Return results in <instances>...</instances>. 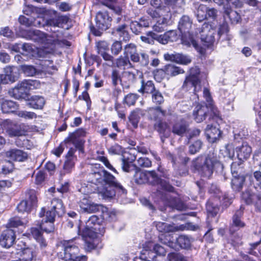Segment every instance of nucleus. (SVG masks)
Returning a JSON list of instances; mask_svg holds the SVG:
<instances>
[{"instance_id":"obj_1","label":"nucleus","mask_w":261,"mask_h":261,"mask_svg":"<svg viewBox=\"0 0 261 261\" xmlns=\"http://www.w3.org/2000/svg\"><path fill=\"white\" fill-rule=\"evenodd\" d=\"M124 56H120L115 60L117 67L123 70L134 68V63H138L141 66L145 67L149 62V55L143 51L138 53L137 46L134 43H129L124 46L123 48Z\"/></svg>"},{"instance_id":"obj_2","label":"nucleus","mask_w":261,"mask_h":261,"mask_svg":"<svg viewBox=\"0 0 261 261\" xmlns=\"http://www.w3.org/2000/svg\"><path fill=\"white\" fill-rule=\"evenodd\" d=\"M217 158L213 153L202 155L192 162L193 166L203 177L210 178L213 173L214 166L217 162Z\"/></svg>"},{"instance_id":"obj_3","label":"nucleus","mask_w":261,"mask_h":261,"mask_svg":"<svg viewBox=\"0 0 261 261\" xmlns=\"http://www.w3.org/2000/svg\"><path fill=\"white\" fill-rule=\"evenodd\" d=\"M38 82L35 80H24L18 83L13 88L9 90V95L15 99H19L27 97L29 91L35 88Z\"/></svg>"},{"instance_id":"obj_4","label":"nucleus","mask_w":261,"mask_h":261,"mask_svg":"<svg viewBox=\"0 0 261 261\" xmlns=\"http://www.w3.org/2000/svg\"><path fill=\"white\" fill-rule=\"evenodd\" d=\"M60 243L64 250L63 253H60L61 258L66 261L79 259L82 258V255H79V248L74 242L73 239L63 240Z\"/></svg>"},{"instance_id":"obj_5","label":"nucleus","mask_w":261,"mask_h":261,"mask_svg":"<svg viewBox=\"0 0 261 261\" xmlns=\"http://www.w3.org/2000/svg\"><path fill=\"white\" fill-rule=\"evenodd\" d=\"M96 25L98 28L96 29L94 27H91V32L95 35L99 36L102 34V31L107 30L111 25L112 18L106 11H99L97 13L95 17Z\"/></svg>"},{"instance_id":"obj_6","label":"nucleus","mask_w":261,"mask_h":261,"mask_svg":"<svg viewBox=\"0 0 261 261\" xmlns=\"http://www.w3.org/2000/svg\"><path fill=\"white\" fill-rule=\"evenodd\" d=\"M86 132L83 128H79L73 133L69 134L65 140L67 143H72L80 151L84 152V145L85 141L82 137H85Z\"/></svg>"},{"instance_id":"obj_7","label":"nucleus","mask_w":261,"mask_h":261,"mask_svg":"<svg viewBox=\"0 0 261 261\" xmlns=\"http://www.w3.org/2000/svg\"><path fill=\"white\" fill-rule=\"evenodd\" d=\"M64 208L61 200L55 198L51 201V207L46 212L45 220L54 222L57 215H61L64 213Z\"/></svg>"},{"instance_id":"obj_8","label":"nucleus","mask_w":261,"mask_h":261,"mask_svg":"<svg viewBox=\"0 0 261 261\" xmlns=\"http://www.w3.org/2000/svg\"><path fill=\"white\" fill-rule=\"evenodd\" d=\"M150 185L153 186H159L163 190L169 192H172L174 190L168 181L161 179L154 171H148V182Z\"/></svg>"},{"instance_id":"obj_9","label":"nucleus","mask_w":261,"mask_h":261,"mask_svg":"<svg viewBox=\"0 0 261 261\" xmlns=\"http://www.w3.org/2000/svg\"><path fill=\"white\" fill-rule=\"evenodd\" d=\"M156 229L160 232H173L176 230H184L186 229L194 230L195 226L191 223H187L178 226H173L167 223L162 222H154Z\"/></svg>"},{"instance_id":"obj_10","label":"nucleus","mask_w":261,"mask_h":261,"mask_svg":"<svg viewBox=\"0 0 261 261\" xmlns=\"http://www.w3.org/2000/svg\"><path fill=\"white\" fill-rule=\"evenodd\" d=\"M215 32L216 31L208 23H203L201 31V39L204 46L209 47L214 44Z\"/></svg>"},{"instance_id":"obj_11","label":"nucleus","mask_w":261,"mask_h":261,"mask_svg":"<svg viewBox=\"0 0 261 261\" xmlns=\"http://www.w3.org/2000/svg\"><path fill=\"white\" fill-rule=\"evenodd\" d=\"M17 68L15 66H7L4 69V73L0 74V84H10L16 82L18 77Z\"/></svg>"},{"instance_id":"obj_12","label":"nucleus","mask_w":261,"mask_h":261,"mask_svg":"<svg viewBox=\"0 0 261 261\" xmlns=\"http://www.w3.org/2000/svg\"><path fill=\"white\" fill-rule=\"evenodd\" d=\"M185 72L184 69L173 64H167L162 68L158 69L154 74L155 78L158 76H161L164 78L166 75L168 76H174Z\"/></svg>"},{"instance_id":"obj_13","label":"nucleus","mask_w":261,"mask_h":261,"mask_svg":"<svg viewBox=\"0 0 261 261\" xmlns=\"http://www.w3.org/2000/svg\"><path fill=\"white\" fill-rule=\"evenodd\" d=\"M240 165L236 162H233L231 165V170L233 176L231 180V187L236 191H239L242 189L245 180L244 175L238 174L237 167L239 166Z\"/></svg>"},{"instance_id":"obj_14","label":"nucleus","mask_w":261,"mask_h":261,"mask_svg":"<svg viewBox=\"0 0 261 261\" xmlns=\"http://www.w3.org/2000/svg\"><path fill=\"white\" fill-rule=\"evenodd\" d=\"M210 115V117H214L211 112L210 106L207 105H198L194 109L193 116L194 120L200 123L205 119L206 117ZM215 117H216L215 116Z\"/></svg>"},{"instance_id":"obj_15","label":"nucleus","mask_w":261,"mask_h":261,"mask_svg":"<svg viewBox=\"0 0 261 261\" xmlns=\"http://www.w3.org/2000/svg\"><path fill=\"white\" fill-rule=\"evenodd\" d=\"M3 126L6 133L10 137L21 136L26 133L23 125H18L7 121L4 122Z\"/></svg>"},{"instance_id":"obj_16","label":"nucleus","mask_w":261,"mask_h":261,"mask_svg":"<svg viewBox=\"0 0 261 261\" xmlns=\"http://www.w3.org/2000/svg\"><path fill=\"white\" fill-rule=\"evenodd\" d=\"M21 245L22 246L20 249H17L21 252V258L19 259L21 261H32L37 255L35 248L33 246L26 247V245L22 241L19 242L17 244L18 246Z\"/></svg>"},{"instance_id":"obj_17","label":"nucleus","mask_w":261,"mask_h":261,"mask_svg":"<svg viewBox=\"0 0 261 261\" xmlns=\"http://www.w3.org/2000/svg\"><path fill=\"white\" fill-rule=\"evenodd\" d=\"M164 57L166 61L174 62L183 65H187L192 61L191 58L189 56L177 53L165 54L164 55Z\"/></svg>"},{"instance_id":"obj_18","label":"nucleus","mask_w":261,"mask_h":261,"mask_svg":"<svg viewBox=\"0 0 261 261\" xmlns=\"http://www.w3.org/2000/svg\"><path fill=\"white\" fill-rule=\"evenodd\" d=\"M147 113L148 119L155 121V122L168 115V112L167 110L163 109L160 106L148 108L147 109Z\"/></svg>"},{"instance_id":"obj_19","label":"nucleus","mask_w":261,"mask_h":261,"mask_svg":"<svg viewBox=\"0 0 261 261\" xmlns=\"http://www.w3.org/2000/svg\"><path fill=\"white\" fill-rule=\"evenodd\" d=\"M103 183L104 185L113 186L118 190V192H121L123 194L126 193V190L119 183L116 178L110 173L104 170L103 172Z\"/></svg>"},{"instance_id":"obj_20","label":"nucleus","mask_w":261,"mask_h":261,"mask_svg":"<svg viewBox=\"0 0 261 261\" xmlns=\"http://www.w3.org/2000/svg\"><path fill=\"white\" fill-rule=\"evenodd\" d=\"M15 234L14 231L11 229H8L4 231L0 238V245L4 248H10L15 241Z\"/></svg>"},{"instance_id":"obj_21","label":"nucleus","mask_w":261,"mask_h":261,"mask_svg":"<svg viewBox=\"0 0 261 261\" xmlns=\"http://www.w3.org/2000/svg\"><path fill=\"white\" fill-rule=\"evenodd\" d=\"M79 205L83 212L88 213L99 212L101 207L100 205L95 204L86 198H84L81 200Z\"/></svg>"},{"instance_id":"obj_22","label":"nucleus","mask_w":261,"mask_h":261,"mask_svg":"<svg viewBox=\"0 0 261 261\" xmlns=\"http://www.w3.org/2000/svg\"><path fill=\"white\" fill-rule=\"evenodd\" d=\"M5 155L10 160L18 162H23L28 156L25 152L18 149H12L7 151Z\"/></svg>"},{"instance_id":"obj_23","label":"nucleus","mask_w":261,"mask_h":261,"mask_svg":"<svg viewBox=\"0 0 261 261\" xmlns=\"http://www.w3.org/2000/svg\"><path fill=\"white\" fill-rule=\"evenodd\" d=\"M236 151L238 159L240 161H244L250 157L252 149L246 142H243L241 146L236 147Z\"/></svg>"},{"instance_id":"obj_24","label":"nucleus","mask_w":261,"mask_h":261,"mask_svg":"<svg viewBox=\"0 0 261 261\" xmlns=\"http://www.w3.org/2000/svg\"><path fill=\"white\" fill-rule=\"evenodd\" d=\"M23 37L35 42L43 43L46 40V35L39 30H30L25 32Z\"/></svg>"},{"instance_id":"obj_25","label":"nucleus","mask_w":261,"mask_h":261,"mask_svg":"<svg viewBox=\"0 0 261 261\" xmlns=\"http://www.w3.org/2000/svg\"><path fill=\"white\" fill-rule=\"evenodd\" d=\"M205 133L208 141L212 143H214L219 139L221 134L219 128L210 124L207 125Z\"/></svg>"},{"instance_id":"obj_26","label":"nucleus","mask_w":261,"mask_h":261,"mask_svg":"<svg viewBox=\"0 0 261 261\" xmlns=\"http://www.w3.org/2000/svg\"><path fill=\"white\" fill-rule=\"evenodd\" d=\"M200 81L199 79L192 78L187 76L182 86V88L187 91L193 88V91L195 93L200 89Z\"/></svg>"},{"instance_id":"obj_27","label":"nucleus","mask_w":261,"mask_h":261,"mask_svg":"<svg viewBox=\"0 0 261 261\" xmlns=\"http://www.w3.org/2000/svg\"><path fill=\"white\" fill-rule=\"evenodd\" d=\"M165 202L169 207L179 211H182L186 207V205L179 198L173 197L170 195L166 196Z\"/></svg>"},{"instance_id":"obj_28","label":"nucleus","mask_w":261,"mask_h":261,"mask_svg":"<svg viewBox=\"0 0 261 261\" xmlns=\"http://www.w3.org/2000/svg\"><path fill=\"white\" fill-rule=\"evenodd\" d=\"M153 127L154 130L161 135L162 137L168 138L170 136V130L169 126L162 119L156 121L153 125Z\"/></svg>"},{"instance_id":"obj_29","label":"nucleus","mask_w":261,"mask_h":261,"mask_svg":"<svg viewBox=\"0 0 261 261\" xmlns=\"http://www.w3.org/2000/svg\"><path fill=\"white\" fill-rule=\"evenodd\" d=\"M104 169H99L96 171L90 173L88 175V180L89 182L96 185L103 184Z\"/></svg>"},{"instance_id":"obj_30","label":"nucleus","mask_w":261,"mask_h":261,"mask_svg":"<svg viewBox=\"0 0 261 261\" xmlns=\"http://www.w3.org/2000/svg\"><path fill=\"white\" fill-rule=\"evenodd\" d=\"M243 198L245 200L247 204L255 203L256 208L261 212V195L252 194L249 195L248 193L243 194Z\"/></svg>"},{"instance_id":"obj_31","label":"nucleus","mask_w":261,"mask_h":261,"mask_svg":"<svg viewBox=\"0 0 261 261\" xmlns=\"http://www.w3.org/2000/svg\"><path fill=\"white\" fill-rule=\"evenodd\" d=\"M45 103L43 97L39 95H34L29 100L28 105L35 109H42Z\"/></svg>"},{"instance_id":"obj_32","label":"nucleus","mask_w":261,"mask_h":261,"mask_svg":"<svg viewBox=\"0 0 261 261\" xmlns=\"http://www.w3.org/2000/svg\"><path fill=\"white\" fill-rule=\"evenodd\" d=\"M192 25V21L190 17L187 15H184L178 22V28L181 33H189Z\"/></svg>"},{"instance_id":"obj_33","label":"nucleus","mask_w":261,"mask_h":261,"mask_svg":"<svg viewBox=\"0 0 261 261\" xmlns=\"http://www.w3.org/2000/svg\"><path fill=\"white\" fill-rule=\"evenodd\" d=\"M188 127V124L185 122H177L172 126V133L178 136L185 135L186 136Z\"/></svg>"},{"instance_id":"obj_34","label":"nucleus","mask_w":261,"mask_h":261,"mask_svg":"<svg viewBox=\"0 0 261 261\" xmlns=\"http://www.w3.org/2000/svg\"><path fill=\"white\" fill-rule=\"evenodd\" d=\"M151 34H152V37L154 38V39L157 40L159 42L163 44H166L168 43L169 41H173L172 37L174 36L175 32L171 31L160 35L155 33H151Z\"/></svg>"},{"instance_id":"obj_35","label":"nucleus","mask_w":261,"mask_h":261,"mask_svg":"<svg viewBox=\"0 0 261 261\" xmlns=\"http://www.w3.org/2000/svg\"><path fill=\"white\" fill-rule=\"evenodd\" d=\"M142 76V73L135 69L131 71H124L122 73V77L125 79L128 84L134 83L136 81L137 76Z\"/></svg>"},{"instance_id":"obj_36","label":"nucleus","mask_w":261,"mask_h":261,"mask_svg":"<svg viewBox=\"0 0 261 261\" xmlns=\"http://www.w3.org/2000/svg\"><path fill=\"white\" fill-rule=\"evenodd\" d=\"M203 96H204V98H205V99L207 102V104L206 105L210 106L211 112L216 117H219L220 112L218 111L217 108L216 107V106H214L213 103L212 98L211 97V93H210L209 90L208 89L205 88L203 89Z\"/></svg>"},{"instance_id":"obj_37","label":"nucleus","mask_w":261,"mask_h":261,"mask_svg":"<svg viewBox=\"0 0 261 261\" xmlns=\"http://www.w3.org/2000/svg\"><path fill=\"white\" fill-rule=\"evenodd\" d=\"M244 208L241 206L239 210L236 211L232 218V225L239 229L243 228L245 226V223L241 220Z\"/></svg>"},{"instance_id":"obj_38","label":"nucleus","mask_w":261,"mask_h":261,"mask_svg":"<svg viewBox=\"0 0 261 261\" xmlns=\"http://www.w3.org/2000/svg\"><path fill=\"white\" fill-rule=\"evenodd\" d=\"M118 190L113 186L103 185L102 189L99 190V193L104 198H112L115 196Z\"/></svg>"},{"instance_id":"obj_39","label":"nucleus","mask_w":261,"mask_h":261,"mask_svg":"<svg viewBox=\"0 0 261 261\" xmlns=\"http://www.w3.org/2000/svg\"><path fill=\"white\" fill-rule=\"evenodd\" d=\"M18 109V105L12 100H4L1 103V110L4 113H13Z\"/></svg>"},{"instance_id":"obj_40","label":"nucleus","mask_w":261,"mask_h":261,"mask_svg":"<svg viewBox=\"0 0 261 261\" xmlns=\"http://www.w3.org/2000/svg\"><path fill=\"white\" fill-rule=\"evenodd\" d=\"M156 90V89H155L154 85L152 81H148L146 82L142 81L141 88L138 90V91L141 93L152 94Z\"/></svg>"},{"instance_id":"obj_41","label":"nucleus","mask_w":261,"mask_h":261,"mask_svg":"<svg viewBox=\"0 0 261 261\" xmlns=\"http://www.w3.org/2000/svg\"><path fill=\"white\" fill-rule=\"evenodd\" d=\"M217 201V199L210 200L206 205L207 213L213 217L216 216L219 211L218 204L216 203Z\"/></svg>"},{"instance_id":"obj_42","label":"nucleus","mask_w":261,"mask_h":261,"mask_svg":"<svg viewBox=\"0 0 261 261\" xmlns=\"http://www.w3.org/2000/svg\"><path fill=\"white\" fill-rule=\"evenodd\" d=\"M98 229V227H87L85 225L83 230V237L85 239L90 240L93 239L97 237L96 231Z\"/></svg>"},{"instance_id":"obj_43","label":"nucleus","mask_w":261,"mask_h":261,"mask_svg":"<svg viewBox=\"0 0 261 261\" xmlns=\"http://www.w3.org/2000/svg\"><path fill=\"white\" fill-rule=\"evenodd\" d=\"M67 20V17L64 16H60L55 17L49 19L45 21V25L46 26L58 27L62 25Z\"/></svg>"},{"instance_id":"obj_44","label":"nucleus","mask_w":261,"mask_h":261,"mask_svg":"<svg viewBox=\"0 0 261 261\" xmlns=\"http://www.w3.org/2000/svg\"><path fill=\"white\" fill-rule=\"evenodd\" d=\"M136 159L135 156L131 161H129L128 158L123 156L122 159V168L123 170L126 172H129L136 169V166L132 164V162Z\"/></svg>"},{"instance_id":"obj_45","label":"nucleus","mask_w":261,"mask_h":261,"mask_svg":"<svg viewBox=\"0 0 261 261\" xmlns=\"http://www.w3.org/2000/svg\"><path fill=\"white\" fill-rule=\"evenodd\" d=\"M206 11L207 7L203 4H200L196 11V16L199 22H201L206 19Z\"/></svg>"},{"instance_id":"obj_46","label":"nucleus","mask_w":261,"mask_h":261,"mask_svg":"<svg viewBox=\"0 0 261 261\" xmlns=\"http://www.w3.org/2000/svg\"><path fill=\"white\" fill-rule=\"evenodd\" d=\"M176 242L180 247L182 248H188L191 246V238L188 236L181 235L176 239Z\"/></svg>"},{"instance_id":"obj_47","label":"nucleus","mask_w":261,"mask_h":261,"mask_svg":"<svg viewBox=\"0 0 261 261\" xmlns=\"http://www.w3.org/2000/svg\"><path fill=\"white\" fill-rule=\"evenodd\" d=\"M135 180L138 184H143L148 182V171H137L134 175Z\"/></svg>"},{"instance_id":"obj_48","label":"nucleus","mask_w":261,"mask_h":261,"mask_svg":"<svg viewBox=\"0 0 261 261\" xmlns=\"http://www.w3.org/2000/svg\"><path fill=\"white\" fill-rule=\"evenodd\" d=\"M126 25L125 24L117 27L115 29V31L120 37H123V40L127 41L129 39V34L126 30Z\"/></svg>"},{"instance_id":"obj_49","label":"nucleus","mask_w":261,"mask_h":261,"mask_svg":"<svg viewBox=\"0 0 261 261\" xmlns=\"http://www.w3.org/2000/svg\"><path fill=\"white\" fill-rule=\"evenodd\" d=\"M138 98L139 95L138 94L129 93L124 97L123 100V102L124 104H125L129 107L134 106Z\"/></svg>"},{"instance_id":"obj_50","label":"nucleus","mask_w":261,"mask_h":261,"mask_svg":"<svg viewBox=\"0 0 261 261\" xmlns=\"http://www.w3.org/2000/svg\"><path fill=\"white\" fill-rule=\"evenodd\" d=\"M22 72L27 76H33L36 75L37 69L33 65H22L21 66Z\"/></svg>"},{"instance_id":"obj_51","label":"nucleus","mask_w":261,"mask_h":261,"mask_svg":"<svg viewBox=\"0 0 261 261\" xmlns=\"http://www.w3.org/2000/svg\"><path fill=\"white\" fill-rule=\"evenodd\" d=\"M152 101L156 105H160L164 101V98L162 94L156 90L151 94Z\"/></svg>"},{"instance_id":"obj_52","label":"nucleus","mask_w":261,"mask_h":261,"mask_svg":"<svg viewBox=\"0 0 261 261\" xmlns=\"http://www.w3.org/2000/svg\"><path fill=\"white\" fill-rule=\"evenodd\" d=\"M13 164L10 161H5L0 164V171L4 174H7L12 171Z\"/></svg>"},{"instance_id":"obj_53","label":"nucleus","mask_w":261,"mask_h":261,"mask_svg":"<svg viewBox=\"0 0 261 261\" xmlns=\"http://www.w3.org/2000/svg\"><path fill=\"white\" fill-rule=\"evenodd\" d=\"M54 222H50L45 220L41 224L40 228L47 233L53 232L54 230Z\"/></svg>"},{"instance_id":"obj_54","label":"nucleus","mask_w":261,"mask_h":261,"mask_svg":"<svg viewBox=\"0 0 261 261\" xmlns=\"http://www.w3.org/2000/svg\"><path fill=\"white\" fill-rule=\"evenodd\" d=\"M122 50V42L119 41H115L111 46L112 54L114 56L118 55Z\"/></svg>"},{"instance_id":"obj_55","label":"nucleus","mask_w":261,"mask_h":261,"mask_svg":"<svg viewBox=\"0 0 261 261\" xmlns=\"http://www.w3.org/2000/svg\"><path fill=\"white\" fill-rule=\"evenodd\" d=\"M167 259L169 261H187L186 258L182 254L176 252L169 253Z\"/></svg>"},{"instance_id":"obj_56","label":"nucleus","mask_w":261,"mask_h":261,"mask_svg":"<svg viewBox=\"0 0 261 261\" xmlns=\"http://www.w3.org/2000/svg\"><path fill=\"white\" fill-rule=\"evenodd\" d=\"M31 203H29L27 200L21 201L17 205V210L20 212H30L32 208Z\"/></svg>"},{"instance_id":"obj_57","label":"nucleus","mask_w":261,"mask_h":261,"mask_svg":"<svg viewBox=\"0 0 261 261\" xmlns=\"http://www.w3.org/2000/svg\"><path fill=\"white\" fill-rule=\"evenodd\" d=\"M100 219L96 215L91 216L86 222L87 227H97L99 226Z\"/></svg>"},{"instance_id":"obj_58","label":"nucleus","mask_w":261,"mask_h":261,"mask_svg":"<svg viewBox=\"0 0 261 261\" xmlns=\"http://www.w3.org/2000/svg\"><path fill=\"white\" fill-rule=\"evenodd\" d=\"M202 146V142L200 140H197L195 141L192 144L189 146V152L194 154L198 152L201 148Z\"/></svg>"},{"instance_id":"obj_59","label":"nucleus","mask_w":261,"mask_h":261,"mask_svg":"<svg viewBox=\"0 0 261 261\" xmlns=\"http://www.w3.org/2000/svg\"><path fill=\"white\" fill-rule=\"evenodd\" d=\"M17 115L20 117L28 119H32L37 117V115L34 112L25 111H19Z\"/></svg>"},{"instance_id":"obj_60","label":"nucleus","mask_w":261,"mask_h":261,"mask_svg":"<svg viewBox=\"0 0 261 261\" xmlns=\"http://www.w3.org/2000/svg\"><path fill=\"white\" fill-rule=\"evenodd\" d=\"M187 44L189 46H193L201 55L204 54L205 50L198 45L197 41L193 37H190L189 41H188Z\"/></svg>"},{"instance_id":"obj_61","label":"nucleus","mask_w":261,"mask_h":261,"mask_svg":"<svg viewBox=\"0 0 261 261\" xmlns=\"http://www.w3.org/2000/svg\"><path fill=\"white\" fill-rule=\"evenodd\" d=\"M139 166L143 168H148L151 166V161L146 157H140L137 160Z\"/></svg>"},{"instance_id":"obj_62","label":"nucleus","mask_w":261,"mask_h":261,"mask_svg":"<svg viewBox=\"0 0 261 261\" xmlns=\"http://www.w3.org/2000/svg\"><path fill=\"white\" fill-rule=\"evenodd\" d=\"M97 52L99 54L105 52L109 49V44L107 41H100L96 44Z\"/></svg>"},{"instance_id":"obj_63","label":"nucleus","mask_w":261,"mask_h":261,"mask_svg":"<svg viewBox=\"0 0 261 261\" xmlns=\"http://www.w3.org/2000/svg\"><path fill=\"white\" fill-rule=\"evenodd\" d=\"M111 78L113 85L114 87L117 86L118 82L121 81V77L119 71L116 69L113 70L111 74Z\"/></svg>"},{"instance_id":"obj_64","label":"nucleus","mask_w":261,"mask_h":261,"mask_svg":"<svg viewBox=\"0 0 261 261\" xmlns=\"http://www.w3.org/2000/svg\"><path fill=\"white\" fill-rule=\"evenodd\" d=\"M130 29L134 34L138 35L142 32V29L137 21H132L130 23Z\"/></svg>"}]
</instances>
